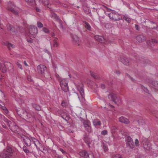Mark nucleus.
Here are the masks:
<instances>
[{"label":"nucleus","instance_id":"f257e3e1","mask_svg":"<svg viewBox=\"0 0 158 158\" xmlns=\"http://www.w3.org/2000/svg\"><path fill=\"white\" fill-rule=\"evenodd\" d=\"M17 114L22 118L27 120V121L31 123L33 122L35 118L33 112H30L26 110L20 109L17 110Z\"/></svg>","mask_w":158,"mask_h":158},{"label":"nucleus","instance_id":"f03ea898","mask_svg":"<svg viewBox=\"0 0 158 158\" xmlns=\"http://www.w3.org/2000/svg\"><path fill=\"white\" fill-rule=\"evenodd\" d=\"M22 140H23L25 144L28 147H30L32 143H34L38 150L40 149L38 147L37 145L40 144L39 141L34 138H29L24 135L20 136Z\"/></svg>","mask_w":158,"mask_h":158},{"label":"nucleus","instance_id":"7ed1b4c3","mask_svg":"<svg viewBox=\"0 0 158 158\" xmlns=\"http://www.w3.org/2000/svg\"><path fill=\"white\" fill-rule=\"evenodd\" d=\"M13 152L12 148L8 146L3 150L0 156L2 158H11Z\"/></svg>","mask_w":158,"mask_h":158},{"label":"nucleus","instance_id":"20e7f679","mask_svg":"<svg viewBox=\"0 0 158 158\" xmlns=\"http://www.w3.org/2000/svg\"><path fill=\"white\" fill-rule=\"evenodd\" d=\"M77 90L79 92L81 95V98L78 95V98L80 100H81L82 102H83L85 100V93L84 90L83 88V85L81 84H79L76 85Z\"/></svg>","mask_w":158,"mask_h":158},{"label":"nucleus","instance_id":"39448f33","mask_svg":"<svg viewBox=\"0 0 158 158\" xmlns=\"http://www.w3.org/2000/svg\"><path fill=\"white\" fill-rule=\"evenodd\" d=\"M7 8L14 15H18L19 13L17 8L15 6L13 2L10 1L8 3Z\"/></svg>","mask_w":158,"mask_h":158},{"label":"nucleus","instance_id":"423d86ee","mask_svg":"<svg viewBox=\"0 0 158 158\" xmlns=\"http://www.w3.org/2000/svg\"><path fill=\"white\" fill-rule=\"evenodd\" d=\"M9 66L11 68H13L12 65L10 63L8 62H6L4 64H2L0 66V70L2 73H5Z\"/></svg>","mask_w":158,"mask_h":158},{"label":"nucleus","instance_id":"0eeeda50","mask_svg":"<svg viewBox=\"0 0 158 158\" xmlns=\"http://www.w3.org/2000/svg\"><path fill=\"white\" fill-rule=\"evenodd\" d=\"M58 113L60 115L61 117L66 121H68L69 120V115L65 111L61 110L58 111Z\"/></svg>","mask_w":158,"mask_h":158},{"label":"nucleus","instance_id":"6e6552de","mask_svg":"<svg viewBox=\"0 0 158 158\" xmlns=\"http://www.w3.org/2000/svg\"><path fill=\"white\" fill-rule=\"evenodd\" d=\"M109 17L110 19L114 20L117 21L121 19L119 18V15L116 12H112L108 14Z\"/></svg>","mask_w":158,"mask_h":158},{"label":"nucleus","instance_id":"1a4fd4ad","mask_svg":"<svg viewBox=\"0 0 158 158\" xmlns=\"http://www.w3.org/2000/svg\"><path fill=\"white\" fill-rule=\"evenodd\" d=\"M46 70L47 68L44 65L40 64L37 67V70L39 73L43 74Z\"/></svg>","mask_w":158,"mask_h":158},{"label":"nucleus","instance_id":"9d476101","mask_svg":"<svg viewBox=\"0 0 158 158\" xmlns=\"http://www.w3.org/2000/svg\"><path fill=\"white\" fill-rule=\"evenodd\" d=\"M127 144L128 147L131 149L134 148L135 145L132 139L130 136L127 137Z\"/></svg>","mask_w":158,"mask_h":158},{"label":"nucleus","instance_id":"9b49d317","mask_svg":"<svg viewBox=\"0 0 158 158\" xmlns=\"http://www.w3.org/2000/svg\"><path fill=\"white\" fill-rule=\"evenodd\" d=\"M29 33L32 35H34L38 33V29L36 27L31 26L29 29Z\"/></svg>","mask_w":158,"mask_h":158},{"label":"nucleus","instance_id":"f8f14e48","mask_svg":"<svg viewBox=\"0 0 158 158\" xmlns=\"http://www.w3.org/2000/svg\"><path fill=\"white\" fill-rule=\"evenodd\" d=\"M108 98L109 99H111L115 103H116L117 100L119 102H120V100L117 99L115 94L114 93H111L108 95Z\"/></svg>","mask_w":158,"mask_h":158},{"label":"nucleus","instance_id":"ddd939ff","mask_svg":"<svg viewBox=\"0 0 158 158\" xmlns=\"http://www.w3.org/2000/svg\"><path fill=\"white\" fill-rule=\"evenodd\" d=\"M83 139L85 143L88 145L89 147H90V144L91 143L90 139L87 135L85 134L84 135Z\"/></svg>","mask_w":158,"mask_h":158},{"label":"nucleus","instance_id":"4468645a","mask_svg":"<svg viewBox=\"0 0 158 158\" xmlns=\"http://www.w3.org/2000/svg\"><path fill=\"white\" fill-rule=\"evenodd\" d=\"M131 60L127 58L121 59V61L124 65H130V63Z\"/></svg>","mask_w":158,"mask_h":158},{"label":"nucleus","instance_id":"2eb2a0df","mask_svg":"<svg viewBox=\"0 0 158 158\" xmlns=\"http://www.w3.org/2000/svg\"><path fill=\"white\" fill-rule=\"evenodd\" d=\"M119 121L122 123L127 124L129 123V121L128 119L122 116L119 118Z\"/></svg>","mask_w":158,"mask_h":158},{"label":"nucleus","instance_id":"dca6fc26","mask_svg":"<svg viewBox=\"0 0 158 158\" xmlns=\"http://www.w3.org/2000/svg\"><path fill=\"white\" fill-rule=\"evenodd\" d=\"M147 43L148 45L152 47L155 44H157V41L155 39H152L148 41Z\"/></svg>","mask_w":158,"mask_h":158},{"label":"nucleus","instance_id":"f3484780","mask_svg":"<svg viewBox=\"0 0 158 158\" xmlns=\"http://www.w3.org/2000/svg\"><path fill=\"white\" fill-rule=\"evenodd\" d=\"M145 37L142 35H139L136 37V40L139 42L144 41L145 40Z\"/></svg>","mask_w":158,"mask_h":158},{"label":"nucleus","instance_id":"a211bd4d","mask_svg":"<svg viewBox=\"0 0 158 158\" xmlns=\"http://www.w3.org/2000/svg\"><path fill=\"white\" fill-rule=\"evenodd\" d=\"M83 125L84 127L87 131L89 132H90L91 131V129L90 126L87 123H83Z\"/></svg>","mask_w":158,"mask_h":158},{"label":"nucleus","instance_id":"6ab92c4d","mask_svg":"<svg viewBox=\"0 0 158 158\" xmlns=\"http://www.w3.org/2000/svg\"><path fill=\"white\" fill-rule=\"evenodd\" d=\"M32 106L33 108L37 110L40 111L41 110L40 106L38 104L33 103L32 104Z\"/></svg>","mask_w":158,"mask_h":158},{"label":"nucleus","instance_id":"aec40b11","mask_svg":"<svg viewBox=\"0 0 158 158\" xmlns=\"http://www.w3.org/2000/svg\"><path fill=\"white\" fill-rule=\"evenodd\" d=\"M52 17L53 18L59 22V23H61L62 22V20L60 19L59 16H57L56 14L54 13L53 15H52Z\"/></svg>","mask_w":158,"mask_h":158},{"label":"nucleus","instance_id":"412c9836","mask_svg":"<svg viewBox=\"0 0 158 158\" xmlns=\"http://www.w3.org/2000/svg\"><path fill=\"white\" fill-rule=\"evenodd\" d=\"M60 86H64L68 85V80L66 79H62L60 80Z\"/></svg>","mask_w":158,"mask_h":158},{"label":"nucleus","instance_id":"4be33fe9","mask_svg":"<svg viewBox=\"0 0 158 158\" xmlns=\"http://www.w3.org/2000/svg\"><path fill=\"white\" fill-rule=\"evenodd\" d=\"M144 148L147 150H149L151 148V145L148 142L145 143L144 144Z\"/></svg>","mask_w":158,"mask_h":158},{"label":"nucleus","instance_id":"5701e85b","mask_svg":"<svg viewBox=\"0 0 158 158\" xmlns=\"http://www.w3.org/2000/svg\"><path fill=\"white\" fill-rule=\"evenodd\" d=\"M84 24V26L88 31H91V27L89 24L86 21H84L83 22Z\"/></svg>","mask_w":158,"mask_h":158},{"label":"nucleus","instance_id":"b1692460","mask_svg":"<svg viewBox=\"0 0 158 158\" xmlns=\"http://www.w3.org/2000/svg\"><path fill=\"white\" fill-rule=\"evenodd\" d=\"M4 44L7 46L9 50H10L12 48H14L15 46L13 44L7 42L4 43Z\"/></svg>","mask_w":158,"mask_h":158},{"label":"nucleus","instance_id":"393cba45","mask_svg":"<svg viewBox=\"0 0 158 158\" xmlns=\"http://www.w3.org/2000/svg\"><path fill=\"white\" fill-rule=\"evenodd\" d=\"M96 40L98 42L101 43H103L105 40L104 38L102 36H97L96 37Z\"/></svg>","mask_w":158,"mask_h":158},{"label":"nucleus","instance_id":"a878e982","mask_svg":"<svg viewBox=\"0 0 158 158\" xmlns=\"http://www.w3.org/2000/svg\"><path fill=\"white\" fill-rule=\"evenodd\" d=\"M90 75L91 76L93 77L94 79H98L100 78V77L97 75L94 72H90Z\"/></svg>","mask_w":158,"mask_h":158},{"label":"nucleus","instance_id":"bb28decb","mask_svg":"<svg viewBox=\"0 0 158 158\" xmlns=\"http://www.w3.org/2000/svg\"><path fill=\"white\" fill-rule=\"evenodd\" d=\"M39 2L44 4V6L48 5L49 4L48 0H39Z\"/></svg>","mask_w":158,"mask_h":158},{"label":"nucleus","instance_id":"cd10ccee","mask_svg":"<svg viewBox=\"0 0 158 158\" xmlns=\"http://www.w3.org/2000/svg\"><path fill=\"white\" fill-rule=\"evenodd\" d=\"M79 154L81 156L84 157V158H85V157L87 156V155H88V154L86 152L83 151L80 152Z\"/></svg>","mask_w":158,"mask_h":158},{"label":"nucleus","instance_id":"c85d7f7f","mask_svg":"<svg viewBox=\"0 0 158 158\" xmlns=\"http://www.w3.org/2000/svg\"><path fill=\"white\" fill-rule=\"evenodd\" d=\"M93 123L95 126H100L101 124L100 121L97 119L94 120L93 121Z\"/></svg>","mask_w":158,"mask_h":158},{"label":"nucleus","instance_id":"c756f323","mask_svg":"<svg viewBox=\"0 0 158 158\" xmlns=\"http://www.w3.org/2000/svg\"><path fill=\"white\" fill-rule=\"evenodd\" d=\"M61 89L63 91H64V92H66L69 91V88L68 86L67 85H64V86H61Z\"/></svg>","mask_w":158,"mask_h":158},{"label":"nucleus","instance_id":"7c9ffc66","mask_svg":"<svg viewBox=\"0 0 158 158\" xmlns=\"http://www.w3.org/2000/svg\"><path fill=\"white\" fill-rule=\"evenodd\" d=\"M55 38L56 39L54 40H53V46L54 47H56L58 46V44L57 42V40H58V39L56 38Z\"/></svg>","mask_w":158,"mask_h":158},{"label":"nucleus","instance_id":"2f4dec72","mask_svg":"<svg viewBox=\"0 0 158 158\" xmlns=\"http://www.w3.org/2000/svg\"><path fill=\"white\" fill-rule=\"evenodd\" d=\"M123 19L128 23H130L131 22V19L127 16H124L123 17Z\"/></svg>","mask_w":158,"mask_h":158},{"label":"nucleus","instance_id":"473e14b6","mask_svg":"<svg viewBox=\"0 0 158 158\" xmlns=\"http://www.w3.org/2000/svg\"><path fill=\"white\" fill-rule=\"evenodd\" d=\"M85 158H94V154L93 153H89L87 155V156Z\"/></svg>","mask_w":158,"mask_h":158},{"label":"nucleus","instance_id":"72a5a7b5","mask_svg":"<svg viewBox=\"0 0 158 158\" xmlns=\"http://www.w3.org/2000/svg\"><path fill=\"white\" fill-rule=\"evenodd\" d=\"M23 149L24 152L26 153H28L30 152L29 150L27 149V147L25 146H23Z\"/></svg>","mask_w":158,"mask_h":158},{"label":"nucleus","instance_id":"f704fd0d","mask_svg":"<svg viewBox=\"0 0 158 158\" xmlns=\"http://www.w3.org/2000/svg\"><path fill=\"white\" fill-rule=\"evenodd\" d=\"M72 38L74 42H77L78 40V38L76 35L72 36Z\"/></svg>","mask_w":158,"mask_h":158},{"label":"nucleus","instance_id":"c9c22d12","mask_svg":"<svg viewBox=\"0 0 158 158\" xmlns=\"http://www.w3.org/2000/svg\"><path fill=\"white\" fill-rule=\"evenodd\" d=\"M141 87H142V89H143V90L145 92H146V93H147L148 94H150V93H149V91L148 90V89L147 88L144 87V86H143V85L141 86Z\"/></svg>","mask_w":158,"mask_h":158},{"label":"nucleus","instance_id":"e433bc0d","mask_svg":"<svg viewBox=\"0 0 158 158\" xmlns=\"http://www.w3.org/2000/svg\"><path fill=\"white\" fill-rule=\"evenodd\" d=\"M7 27L9 31H11L13 28V26L10 24H8L7 25Z\"/></svg>","mask_w":158,"mask_h":158},{"label":"nucleus","instance_id":"4c0bfd02","mask_svg":"<svg viewBox=\"0 0 158 158\" xmlns=\"http://www.w3.org/2000/svg\"><path fill=\"white\" fill-rule=\"evenodd\" d=\"M37 26L38 27L41 28L43 27V25L40 22H38L37 23Z\"/></svg>","mask_w":158,"mask_h":158},{"label":"nucleus","instance_id":"58836bf2","mask_svg":"<svg viewBox=\"0 0 158 158\" xmlns=\"http://www.w3.org/2000/svg\"><path fill=\"white\" fill-rule=\"evenodd\" d=\"M4 121L5 122L7 123V125L9 126L11 123V122L9 120L6 118H4Z\"/></svg>","mask_w":158,"mask_h":158},{"label":"nucleus","instance_id":"ea45409f","mask_svg":"<svg viewBox=\"0 0 158 158\" xmlns=\"http://www.w3.org/2000/svg\"><path fill=\"white\" fill-rule=\"evenodd\" d=\"M27 3L30 4H32L35 2V0H25Z\"/></svg>","mask_w":158,"mask_h":158},{"label":"nucleus","instance_id":"a19ab883","mask_svg":"<svg viewBox=\"0 0 158 158\" xmlns=\"http://www.w3.org/2000/svg\"><path fill=\"white\" fill-rule=\"evenodd\" d=\"M113 158H122L121 155L117 154L114 156Z\"/></svg>","mask_w":158,"mask_h":158},{"label":"nucleus","instance_id":"79ce46f5","mask_svg":"<svg viewBox=\"0 0 158 158\" xmlns=\"http://www.w3.org/2000/svg\"><path fill=\"white\" fill-rule=\"evenodd\" d=\"M107 134V131L106 130L102 131L101 132V134L103 135H105Z\"/></svg>","mask_w":158,"mask_h":158},{"label":"nucleus","instance_id":"37998d69","mask_svg":"<svg viewBox=\"0 0 158 158\" xmlns=\"http://www.w3.org/2000/svg\"><path fill=\"white\" fill-rule=\"evenodd\" d=\"M43 30L44 32L46 33H48L49 32V30L45 27L43 28Z\"/></svg>","mask_w":158,"mask_h":158},{"label":"nucleus","instance_id":"c03bdc74","mask_svg":"<svg viewBox=\"0 0 158 158\" xmlns=\"http://www.w3.org/2000/svg\"><path fill=\"white\" fill-rule=\"evenodd\" d=\"M135 144L136 146H138L139 145V141L137 139H136L135 141Z\"/></svg>","mask_w":158,"mask_h":158},{"label":"nucleus","instance_id":"a18cd8bd","mask_svg":"<svg viewBox=\"0 0 158 158\" xmlns=\"http://www.w3.org/2000/svg\"><path fill=\"white\" fill-rule=\"evenodd\" d=\"M152 84L155 87H157V82L156 81H154L152 82Z\"/></svg>","mask_w":158,"mask_h":158},{"label":"nucleus","instance_id":"49530a36","mask_svg":"<svg viewBox=\"0 0 158 158\" xmlns=\"http://www.w3.org/2000/svg\"><path fill=\"white\" fill-rule=\"evenodd\" d=\"M61 105L64 107H65L67 105L66 103L64 101H63L61 103Z\"/></svg>","mask_w":158,"mask_h":158},{"label":"nucleus","instance_id":"de8ad7c7","mask_svg":"<svg viewBox=\"0 0 158 158\" xmlns=\"http://www.w3.org/2000/svg\"><path fill=\"white\" fill-rule=\"evenodd\" d=\"M17 64L19 68L21 69H23L22 66L20 63L17 62Z\"/></svg>","mask_w":158,"mask_h":158},{"label":"nucleus","instance_id":"09e8293b","mask_svg":"<svg viewBox=\"0 0 158 158\" xmlns=\"http://www.w3.org/2000/svg\"><path fill=\"white\" fill-rule=\"evenodd\" d=\"M103 148L105 151L106 152L108 150V148L105 145L103 146Z\"/></svg>","mask_w":158,"mask_h":158},{"label":"nucleus","instance_id":"8fccbe9b","mask_svg":"<svg viewBox=\"0 0 158 158\" xmlns=\"http://www.w3.org/2000/svg\"><path fill=\"white\" fill-rule=\"evenodd\" d=\"M35 9L37 12H40V9L39 7H35Z\"/></svg>","mask_w":158,"mask_h":158},{"label":"nucleus","instance_id":"3c124183","mask_svg":"<svg viewBox=\"0 0 158 158\" xmlns=\"http://www.w3.org/2000/svg\"><path fill=\"white\" fill-rule=\"evenodd\" d=\"M27 80H28V81H32V80L31 79V76H28Z\"/></svg>","mask_w":158,"mask_h":158},{"label":"nucleus","instance_id":"603ef678","mask_svg":"<svg viewBox=\"0 0 158 158\" xmlns=\"http://www.w3.org/2000/svg\"><path fill=\"white\" fill-rule=\"evenodd\" d=\"M116 129V127L114 126H112L111 127V129L113 131V132H114Z\"/></svg>","mask_w":158,"mask_h":158},{"label":"nucleus","instance_id":"864d4df0","mask_svg":"<svg viewBox=\"0 0 158 158\" xmlns=\"http://www.w3.org/2000/svg\"><path fill=\"white\" fill-rule=\"evenodd\" d=\"M154 114L155 116L156 117V118H158V111H156L154 112V113H153Z\"/></svg>","mask_w":158,"mask_h":158},{"label":"nucleus","instance_id":"5fc2aeb1","mask_svg":"<svg viewBox=\"0 0 158 158\" xmlns=\"http://www.w3.org/2000/svg\"><path fill=\"white\" fill-rule=\"evenodd\" d=\"M135 27L136 30H139V26H138V25L135 24Z\"/></svg>","mask_w":158,"mask_h":158},{"label":"nucleus","instance_id":"6e6d98bb","mask_svg":"<svg viewBox=\"0 0 158 158\" xmlns=\"http://www.w3.org/2000/svg\"><path fill=\"white\" fill-rule=\"evenodd\" d=\"M60 150L63 153H65L66 152L62 148H60Z\"/></svg>","mask_w":158,"mask_h":158},{"label":"nucleus","instance_id":"4d7b16f0","mask_svg":"<svg viewBox=\"0 0 158 158\" xmlns=\"http://www.w3.org/2000/svg\"><path fill=\"white\" fill-rule=\"evenodd\" d=\"M101 88L102 89H104L105 88V85L104 84H102L101 85Z\"/></svg>","mask_w":158,"mask_h":158},{"label":"nucleus","instance_id":"13d9d810","mask_svg":"<svg viewBox=\"0 0 158 158\" xmlns=\"http://www.w3.org/2000/svg\"><path fill=\"white\" fill-rule=\"evenodd\" d=\"M27 41L28 42L30 43H32L33 42V41L31 39H27Z\"/></svg>","mask_w":158,"mask_h":158},{"label":"nucleus","instance_id":"bf43d9fd","mask_svg":"<svg viewBox=\"0 0 158 158\" xmlns=\"http://www.w3.org/2000/svg\"><path fill=\"white\" fill-rule=\"evenodd\" d=\"M141 121H142V120H138V122H139V124H140V125H143V124L144 123V122L143 121V122H142V124H140V123Z\"/></svg>","mask_w":158,"mask_h":158},{"label":"nucleus","instance_id":"052dcab7","mask_svg":"<svg viewBox=\"0 0 158 158\" xmlns=\"http://www.w3.org/2000/svg\"><path fill=\"white\" fill-rule=\"evenodd\" d=\"M4 111L6 114H7L8 113L9 111L7 109H6V110H4Z\"/></svg>","mask_w":158,"mask_h":158},{"label":"nucleus","instance_id":"680f3d73","mask_svg":"<svg viewBox=\"0 0 158 158\" xmlns=\"http://www.w3.org/2000/svg\"><path fill=\"white\" fill-rule=\"evenodd\" d=\"M23 63H24V64L25 66H28V65L27 64L26 62L25 61H24L23 62Z\"/></svg>","mask_w":158,"mask_h":158},{"label":"nucleus","instance_id":"e2e57ef3","mask_svg":"<svg viewBox=\"0 0 158 158\" xmlns=\"http://www.w3.org/2000/svg\"><path fill=\"white\" fill-rule=\"evenodd\" d=\"M56 78H60V79H59V80H60V76H59V75L58 74H56Z\"/></svg>","mask_w":158,"mask_h":158},{"label":"nucleus","instance_id":"0e129e2a","mask_svg":"<svg viewBox=\"0 0 158 158\" xmlns=\"http://www.w3.org/2000/svg\"><path fill=\"white\" fill-rule=\"evenodd\" d=\"M116 73L117 74H119L120 73V72L119 71H117L116 72Z\"/></svg>","mask_w":158,"mask_h":158},{"label":"nucleus","instance_id":"69168bd1","mask_svg":"<svg viewBox=\"0 0 158 158\" xmlns=\"http://www.w3.org/2000/svg\"><path fill=\"white\" fill-rule=\"evenodd\" d=\"M2 109L4 111V110H6L7 108L5 106H2Z\"/></svg>","mask_w":158,"mask_h":158},{"label":"nucleus","instance_id":"338daca9","mask_svg":"<svg viewBox=\"0 0 158 158\" xmlns=\"http://www.w3.org/2000/svg\"><path fill=\"white\" fill-rule=\"evenodd\" d=\"M51 35L52 36H53L55 35V34L54 33H52L51 34Z\"/></svg>","mask_w":158,"mask_h":158},{"label":"nucleus","instance_id":"774afa93","mask_svg":"<svg viewBox=\"0 0 158 158\" xmlns=\"http://www.w3.org/2000/svg\"><path fill=\"white\" fill-rule=\"evenodd\" d=\"M105 7L106 8V9H107V10H110V9H108V8L107 7H106V6H105Z\"/></svg>","mask_w":158,"mask_h":158}]
</instances>
